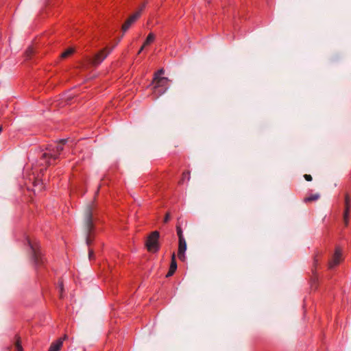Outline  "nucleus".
I'll list each match as a JSON object with an SVG mask.
<instances>
[{
    "mask_svg": "<svg viewBox=\"0 0 351 351\" xmlns=\"http://www.w3.org/2000/svg\"><path fill=\"white\" fill-rule=\"evenodd\" d=\"M62 346V339H59L56 341L53 342L49 349V351H58Z\"/></svg>",
    "mask_w": 351,
    "mask_h": 351,
    "instance_id": "12",
    "label": "nucleus"
},
{
    "mask_svg": "<svg viewBox=\"0 0 351 351\" xmlns=\"http://www.w3.org/2000/svg\"><path fill=\"white\" fill-rule=\"evenodd\" d=\"M34 53V49H33V48H32V47H29V48H28V49H27V50L26 51V53H26V56H27V57H29V56H30V55H31L32 53Z\"/></svg>",
    "mask_w": 351,
    "mask_h": 351,
    "instance_id": "22",
    "label": "nucleus"
},
{
    "mask_svg": "<svg viewBox=\"0 0 351 351\" xmlns=\"http://www.w3.org/2000/svg\"><path fill=\"white\" fill-rule=\"evenodd\" d=\"M159 237L160 234L158 231H154L148 236L145 245L149 252H156L159 250Z\"/></svg>",
    "mask_w": 351,
    "mask_h": 351,
    "instance_id": "3",
    "label": "nucleus"
},
{
    "mask_svg": "<svg viewBox=\"0 0 351 351\" xmlns=\"http://www.w3.org/2000/svg\"><path fill=\"white\" fill-rule=\"evenodd\" d=\"M94 256V252L93 250L89 249L88 250V258L91 260Z\"/></svg>",
    "mask_w": 351,
    "mask_h": 351,
    "instance_id": "25",
    "label": "nucleus"
},
{
    "mask_svg": "<svg viewBox=\"0 0 351 351\" xmlns=\"http://www.w3.org/2000/svg\"><path fill=\"white\" fill-rule=\"evenodd\" d=\"M47 165H51V162H50L49 160H47Z\"/></svg>",
    "mask_w": 351,
    "mask_h": 351,
    "instance_id": "34",
    "label": "nucleus"
},
{
    "mask_svg": "<svg viewBox=\"0 0 351 351\" xmlns=\"http://www.w3.org/2000/svg\"><path fill=\"white\" fill-rule=\"evenodd\" d=\"M304 178H305V180H306V181H311V180H312V179H313V178H312V176H311V175H309V174H305V175L304 176Z\"/></svg>",
    "mask_w": 351,
    "mask_h": 351,
    "instance_id": "26",
    "label": "nucleus"
},
{
    "mask_svg": "<svg viewBox=\"0 0 351 351\" xmlns=\"http://www.w3.org/2000/svg\"><path fill=\"white\" fill-rule=\"evenodd\" d=\"M46 149L48 151V153H44L43 154V158L44 159H47V158H50V159H53V160H56L58 158H59V154L60 153H56V154H54L53 152H51V151L53 152V148H51V147H47Z\"/></svg>",
    "mask_w": 351,
    "mask_h": 351,
    "instance_id": "10",
    "label": "nucleus"
},
{
    "mask_svg": "<svg viewBox=\"0 0 351 351\" xmlns=\"http://www.w3.org/2000/svg\"><path fill=\"white\" fill-rule=\"evenodd\" d=\"M177 234L178 236V239H181V238H184L182 234V230L180 226H176Z\"/></svg>",
    "mask_w": 351,
    "mask_h": 351,
    "instance_id": "19",
    "label": "nucleus"
},
{
    "mask_svg": "<svg viewBox=\"0 0 351 351\" xmlns=\"http://www.w3.org/2000/svg\"><path fill=\"white\" fill-rule=\"evenodd\" d=\"M73 52H74V49L72 48H69L61 54V58H65L68 57L69 56L71 55Z\"/></svg>",
    "mask_w": 351,
    "mask_h": 351,
    "instance_id": "16",
    "label": "nucleus"
},
{
    "mask_svg": "<svg viewBox=\"0 0 351 351\" xmlns=\"http://www.w3.org/2000/svg\"><path fill=\"white\" fill-rule=\"evenodd\" d=\"M28 244L31 249L32 257L34 265L36 267H38L44 263L42 254L40 251L39 244L36 241H32L30 239H28Z\"/></svg>",
    "mask_w": 351,
    "mask_h": 351,
    "instance_id": "2",
    "label": "nucleus"
},
{
    "mask_svg": "<svg viewBox=\"0 0 351 351\" xmlns=\"http://www.w3.org/2000/svg\"><path fill=\"white\" fill-rule=\"evenodd\" d=\"M67 337H68L67 335H64V337L62 338H60V339H62V341H63L64 340L66 339Z\"/></svg>",
    "mask_w": 351,
    "mask_h": 351,
    "instance_id": "32",
    "label": "nucleus"
},
{
    "mask_svg": "<svg viewBox=\"0 0 351 351\" xmlns=\"http://www.w3.org/2000/svg\"><path fill=\"white\" fill-rule=\"evenodd\" d=\"M66 141H67V139H61L59 141L58 144H61V145H62V146H64V145L66 143Z\"/></svg>",
    "mask_w": 351,
    "mask_h": 351,
    "instance_id": "28",
    "label": "nucleus"
},
{
    "mask_svg": "<svg viewBox=\"0 0 351 351\" xmlns=\"http://www.w3.org/2000/svg\"><path fill=\"white\" fill-rule=\"evenodd\" d=\"M319 197H320L319 194L317 193V194L312 195L308 197H306L304 200H305V202L315 201V200L318 199L319 198Z\"/></svg>",
    "mask_w": 351,
    "mask_h": 351,
    "instance_id": "15",
    "label": "nucleus"
},
{
    "mask_svg": "<svg viewBox=\"0 0 351 351\" xmlns=\"http://www.w3.org/2000/svg\"><path fill=\"white\" fill-rule=\"evenodd\" d=\"M55 147H56V152L60 153V154L64 149V147L61 144H58Z\"/></svg>",
    "mask_w": 351,
    "mask_h": 351,
    "instance_id": "20",
    "label": "nucleus"
},
{
    "mask_svg": "<svg viewBox=\"0 0 351 351\" xmlns=\"http://www.w3.org/2000/svg\"><path fill=\"white\" fill-rule=\"evenodd\" d=\"M186 250V242L184 238L179 239L178 256L181 261L185 259V252Z\"/></svg>",
    "mask_w": 351,
    "mask_h": 351,
    "instance_id": "7",
    "label": "nucleus"
},
{
    "mask_svg": "<svg viewBox=\"0 0 351 351\" xmlns=\"http://www.w3.org/2000/svg\"><path fill=\"white\" fill-rule=\"evenodd\" d=\"M145 5H146V3H143L141 5V7H140L139 10L137 11V12H140V14H141L142 10H143L144 9V8L145 7Z\"/></svg>",
    "mask_w": 351,
    "mask_h": 351,
    "instance_id": "27",
    "label": "nucleus"
},
{
    "mask_svg": "<svg viewBox=\"0 0 351 351\" xmlns=\"http://www.w3.org/2000/svg\"><path fill=\"white\" fill-rule=\"evenodd\" d=\"M175 271H176V270L174 269H172L170 267L168 273L166 275V277L169 278V277L171 276L175 273Z\"/></svg>",
    "mask_w": 351,
    "mask_h": 351,
    "instance_id": "21",
    "label": "nucleus"
},
{
    "mask_svg": "<svg viewBox=\"0 0 351 351\" xmlns=\"http://www.w3.org/2000/svg\"><path fill=\"white\" fill-rule=\"evenodd\" d=\"M60 291L62 292L63 291V285H62V282H61L60 284Z\"/></svg>",
    "mask_w": 351,
    "mask_h": 351,
    "instance_id": "31",
    "label": "nucleus"
},
{
    "mask_svg": "<svg viewBox=\"0 0 351 351\" xmlns=\"http://www.w3.org/2000/svg\"><path fill=\"white\" fill-rule=\"evenodd\" d=\"M164 73H165L164 69H160L156 73H155L154 77L155 76L160 77V75H162Z\"/></svg>",
    "mask_w": 351,
    "mask_h": 351,
    "instance_id": "23",
    "label": "nucleus"
},
{
    "mask_svg": "<svg viewBox=\"0 0 351 351\" xmlns=\"http://www.w3.org/2000/svg\"><path fill=\"white\" fill-rule=\"evenodd\" d=\"M170 267L172 269H174L175 270H176V269H177V263L176 261L175 253L172 254Z\"/></svg>",
    "mask_w": 351,
    "mask_h": 351,
    "instance_id": "17",
    "label": "nucleus"
},
{
    "mask_svg": "<svg viewBox=\"0 0 351 351\" xmlns=\"http://www.w3.org/2000/svg\"><path fill=\"white\" fill-rule=\"evenodd\" d=\"M2 130H3V127L0 126V133L2 132Z\"/></svg>",
    "mask_w": 351,
    "mask_h": 351,
    "instance_id": "35",
    "label": "nucleus"
},
{
    "mask_svg": "<svg viewBox=\"0 0 351 351\" xmlns=\"http://www.w3.org/2000/svg\"><path fill=\"white\" fill-rule=\"evenodd\" d=\"M112 50V49L104 48L96 53L93 58H87L88 64L97 66L106 58Z\"/></svg>",
    "mask_w": 351,
    "mask_h": 351,
    "instance_id": "4",
    "label": "nucleus"
},
{
    "mask_svg": "<svg viewBox=\"0 0 351 351\" xmlns=\"http://www.w3.org/2000/svg\"><path fill=\"white\" fill-rule=\"evenodd\" d=\"M12 351H23L21 346V338L18 336L16 337V341L13 348H12Z\"/></svg>",
    "mask_w": 351,
    "mask_h": 351,
    "instance_id": "14",
    "label": "nucleus"
},
{
    "mask_svg": "<svg viewBox=\"0 0 351 351\" xmlns=\"http://www.w3.org/2000/svg\"><path fill=\"white\" fill-rule=\"evenodd\" d=\"M47 147H51V148H53V153H54V154H56V153H57V152H56V147H53V146H52V145H48ZM51 152H53V151H51Z\"/></svg>",
    "mask_w": 351,
    "mask_h": 351,
    "instance_id": "29",
    "label": "nucleus"
},
{
    "mask_svg": "<svg viewBox=\"0 0 351 351\" xmlns=\"http://www.w3.org/2000/svg\"><path fill=\"white\" fill-rule=\"evenodd\" d=\"M34 189L33 191L36 193V192H39L43 189V182L38 179H36L33 182Z\"/></svg>",
    "mask_w": 351,
    "mask_h": 351,
    "instance_id": "13",
    "label": "nucleus"
},
{
    "mask_svg": "<svg viewBox=\"0 0 351 351\" xmlns=\"http://www.w3.org/2000/svg\"><path fill=\"white\" fill-rule=\"evenodd\" d=\"M186 176H187V180H190V172L189 171H186V172L183 173L182 178L180 180V181L179 182L180 184H182L183 183L184 180V178H186Z\"/></svg>",
    "mask_w": 351,
    "mask_h": 351,
    "instance_id": "18",
    "label": "nucleus"
},
{
    "mask_svg": "<svg viewBox=\"0 0 351 351\" xmlns=\"http://www.w3.org/2000/svg\"><path fill=\"white\" fill-rule=\"evenodd\" d=\"M167 88H165V90L163 92L160 93L159 94V95H161L164 94L167 91Z\"/></svg>",
    "mask_w": 351,
    "mask_h": 351,
    "instance_id": "33",
    "label": "nucleus"
},
{
    "mask_svg": "<svg viewBox=\"0 0 351 351\" xmlns=\"http://www.w3.org/2000/svg\"><path fill=\"white\" fill-rule=\"evenodd\" d=\"M171 218L170 213H167L164 218V223H167Z\"/></svg>",
    "mask_w": 351,
    "mask_h": 351,
    "instance_id": "24",
    "label": "nucleus"
},
{
    "mask_svg": "<svg viewBox=\"0 0 351 351\" xmlns=\"http://www.w3.org/2000/svg\"><path fill=\"white\" fill-rule=\"evenodd\" d=\"M140 17V12H136L132 15H131L123 24L122 25V31L123 32H126L130 27Z\"/></svg>",
    "mask_w": 351,
    "mask_h": 351,
    "instance_id": "5",
    "label": "nucleus"
},
{
    "mask_svg": "<svg viewBox=\"0 0 351 351\" xmlns=\"http://www.w3.org/2000/svg\"><path fill=\"white\" fill-rule=\"evenodd\" d=\"M317 259L316 258H314V266L316 267L317 264Z\"/></svg>",
    "mask_w": 351,
    "mask_h": 351,
    "instance_id": "30",
    "label": "nucleus"
},
{
    "mask_svg": "<svg viewBox=\"0 0 351 351\" xmlns=\"http://www.w3.org/2000/svg\"><path fill=\"white\" fill-rule=\"evenodd\" d=\"M155 38H156L155 34L154 33H149V35L147 36V37L146 38L143 45L140 48L139 51H138V54H140L146 46L152 44L154 41Z\"/></svg>",
    "mask_w": 351,
    "mask_h": 351,
    "instance_id": "11",
    "label": "nucleus"
},
{
    "mask_svg": "<svg viewBox=\"0 0 351 351\" xmlns=\"http://www.w3.org/2000/svg\"><path fill=\"white\" fill-rule=\"evenodd\" d=\"M349 209H350V206H349V197L348 195L346 196V199H345V210H344V213H343V222H344V224L345 226H348V222H349Z\"/></svg>",
    "mask_w": 351,
    "mask_h": 351,
    "instance_id": "9",
    "label": "nucleus"
},
{
    "mask_svg": "<svg viewBox=\"0 0 351 351\" xmlns=\"http://www.w3.org/2000/svg\"><path fill=\"white\" fill-rule=\"evenodd\" d=\"M121 38H117V43H119L121 40Z\"/></svg>",
    "mask_w": 351,
    "mask_h": 351,
    "instance_id": "36",
    "label": "nucleus"
},
{
    "mask_svg": "<svg viewBox=\"0 0 351 351\" xmlns=\"http://www.w3.org/2000/svg\"><path fill=\"white\" fill-rule=\"evenodd\" d=\"M167 81H169L167 77L155 76L152 82V84L154 86V90L156 91L158 88L164 86Z\"/></svg>",
    "mask_w": 351,
    "mask_h": 351,
    "instance_id": "8",
    "label": "nucleus"
},
{
    "mask_svg": "<svg viewBox=\"0 0 351 351\" xmlns=\"http://www.w3.org/2000/svg\"><path fill=\"white\" fill-rule=\"evenodd\" d=\"M94 208L93 205H86L83 212L82 227L86 235V243L90 245L93 242V234L95 229L93 223Z\"/></svg>",
    "mask_w": 351,
    "mask_h": 351,
    "instance_id": "1",
    "label": "nucleus"
},
{
    "mask_svg": "<svg viewBox=\"0 0 351 351\" xmlns=\"http://www.w3.org/2000/svg\"><path fill=\"white\" fill-rule=\"evenodd\" d=\"M341 260V250L337 247L335 249V254L333 255L332 261L329 262L328 267L330 269H332L334 267L337 265Z\"/></svg>",
    "mask_w": 351,
    "mask_h": 351,
    "instance_id": "6",
    "label": "nucleus"
}]
</instances>
